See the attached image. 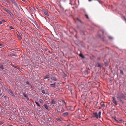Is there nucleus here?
<instances>
[{
  "mask_svg": "<svg viewBox=\"0 0 126 126\" xmlns=\"http://www.w3.org/2000/svg\"><path fill=\"white\" fill-rule=\"evenodd\" d=\"M0 68L2 69H3V66L2 65L1 66H0Z\"/></svg>",
  "mask_w": 126,
  "mask_h": 126,
  "instance_id": "nucleus-34",
  "label": "nucleus"
},
{
  "mask_svg": "<svg viewBox=\"0 0 126 126\" xmlns=\"http://www.w3.org/2000/svg\"><path fill=\"white\" fill-rule=\"evenodd\" d=\"M10 16L13 18H15V17H14V16L13 15V14H12V13L10 12L9 14Z\"/></svg>",
  "mask_w": 126,
  "mask_h": 126,
  "instance_id": "nucleus-14",
  "label": "nucleus"
},
{
  "mask_svg": "<svg viewBox=\"0 0 126 126\" xmlns=\"http://www.w3.org/2000/svg\"><path fill=\"white\" fill-rule=\"evenodd\" d=\"M97 67H99L100 68H101V64H99V63H98L97 64Z\"/></svg>",
  "mask_w": 126,
  "mask_h": 126,
  "instance_id": "nucleus-22",
  "label": "nucleus"
},
{
  "mask_svg": "<svg viewBox=\"0 0 126 126\" xmlns=\"http://www.w3.org/2000/svg\"><path fill=\"white\" fill-rule=\"evenodd\" d=\"M12 56H16V55L15 54H12Z\"/></svg>",
  "mask_w": 126,
  "mask_h": 126,
  "instance_id": "nucleus-41",
  "label": "nucleus"
},
{
  "mask_svg": "<svg viewBox=\"0 0 126 126\" xmlns=\"http://www.w3.org/2000/svg\"><path fill=\"white\" fill-rule=\"evenodd\" d=\"M43 12L45 15H46L47 16H48L49 15L48 13L46 10H43Z\"/></svg>",
  "mask_w": 126,
  "mask_h": 126,
  "instance_id": "nucleus-6",
  "label": "nucleus"
},
{
  "mask_svg": "<svg viewBox=\"0 0 126 126\" xmlns=\"http://www.w3.org/2000/svg\"><path fill=\"white\" fill-rule=\"evenodd\" d=\"M124 124L126 126V123H124Z\"/></svg>",
  "mask_w": 126,
  "mask_h": 126,
  "instance_id": "nucleus-47",
  "label": "nucleus"
},
{
  "mask_svg": "<svg viewBox=\"0 0 126 126\" xmlns=\"http://www.w3.org/2000/svg\"><path fill=\"white\" fill-rule=\"evenodd\" d=\"M9 126H13L11 125H10Z\"/></svg>",
  "mask_w": 126,
  "mask_h": 126,
  "instance_id": "nucleus-49",
  "label": "nucleus"
},
{
  "mask_svg": "<svg viewBox=\"0 0 126 126\" xmlns=\"http://www.w3.org/2000/svg\"><path fill=\"white\" fill-rule=\"evenodd\" d=\"M3 9L5 11L7 12L8 14H9L10 12L9 10L8 9L4 8H3Z\"/></svg>",
  "mask_w": 126,
  "mask_h": 126,
  "instance_id": "nucleus-9",
  "label": "nucleus"
},
{
  "mask_svg": "<svg viewBox=\"0 0 126 126\" xmlns=\"http://www.w3.org/2000/svg\"><path fill=\"white\" fill-rule=\"evenodd\" d=\"M69 114V113L68 112H65L63 113V116L64 117H66Z\"/></svg>",
  "mask_w": 126,
  "mask_h": 126,
  "instance_id": "nucleus-10",
  "label": "nucleus"
},
{
  "mask_svg": "<svg viewBox=\"0 0 126 126\" xmlns=\"http://www.w3.org/2000/svg\"><path fill=\"white\" fill-rule=\"evenodd\" d=\"M56 82H55L53 83L50 84V86L53 88H55L56 86Z\"/></svg>",
  "mask_w": 126,
  "mask_h": 126,
  "instance_id": "nucleus-5",
  "label": "nucleus"
},
{
  "mask_svg": "<svg viewBox=\"0 0 126 126\" xmlns=\"http://www.w3.org/2000/svg\"><path fill=\"white\" fill-rule=\"evenodd\" d=\"M67 126H69V125H67Z\"/></svg>",
  "mask_w": 126,
  "mask_h": 126,
  "instance_id": "nucleus-51",
  "label": "nucleus"
},
{
  "mask_svg": "<svg viewBox=\"0 0 126 126\" xmlns=\"http://www.w3.org/2000/svg\"><path fill=\"white\" fill-rule=\"evenodd\" d=\"M13 4L16 7L17 9H19V7L17 4V3H16V1H15Z\"/></svg>",
  "mask_w": 126,
  "mask_h": 126,
  "instance_id": "nucleus-4",
  "label": "nucleus"
},
{
  "mask_svg": "<svg viewBox=\"0 0 126 126\" xmlns=\"http://www.w3.org/2000/svg\"><path fill=\"white\" fill-rule=\"evenodd\" d=\"M4 46L3 45L1 44L0 43V46L3 47H4Z\"/></svg>",
  "mask_w": 126,
  "mask_h": 126,
  "instance_id": "nucleus-35",
  "label": "nucleus"
},
{
  "mask_svg": "<svg viewBox=\"0 0 126 126\" xmlns=\"http://www.w3.org/2000/svg\"><path fill=\"white\" fill-rule=\"evenodd\" d=\"M77 20H78V21H79L80 22H81V21H80V20H79V18H77Z\"/></svg>",
  "mask_w": 126,
  "mask_h": 126,
  "instance_id": "nucleus-36",
  "label": "nucleus"
},
{
  "mask_svg": "<svg viewBox=\"0 0 126 126\" xmlns=\"http://www.w3.org/2000/svg\"><path fill=\"white\" fill-rule=\"evenodd\" d=\"M31 86V87H32V86Z\"/></svg>",
  "mask_w": 126,
  "mask_h": 126,
  "instance_id": "nucleus-54",
  "label": "nucleus"
},
{
  "mask_svg": "<svg viewBox=\"0 0 126 126\" xmlns=\"http://www.w3.org/2000/svg\"><path fill=\"white\" fill-rule=\"evenodd\" d=\"M85 107H86V108H87V106H85Z\"/></svg>",
  "mask_w": 126,
  "mask_h": 126,
  "instance_id": "nucleus-53",
  "label": "nucleus"
},
{
  "mask_svg": "<svg viewBox=\"0 0 126 126\" xmlns=\"http://www.w3.org/2000/svg\"><path fill=\"white\" fill-rule=\"evenodd\" d=\"M70 4H71V5H74V4L72 3L73 1V0H70Z\"/></svg>",
  "mask_w": 126,
  "mask_h": 126,
  "instance_id": "nucleus-20",
  "label": "nucleus"
},
{
  "mask_svg": "<svg viewBox=\"0 0 126 126\" xmlns=\"http://www.w3.org/2000/svg\"><path fill=\"white\" fill-rule=\"evenodd\" d=\"M79 56L82 58H85L84 56L81 53H80L79 54Z\"/></svg>",
  "mask_w": 126,
  "mask_h": 126,
  "instance_id": "nucleus-17",
  "label": "nucleus"
},
{
  "mask_svg": "<svg viewBox=\"0 0 126 126\" xmlns=\"http://www.w3.org/2000/svg\"><path fill=\"white\" fill-rule=\"evenodd\" d=\"M116 95H117L116 97L118 99V100L120 98V97L118 94H116Z\"/></svg>",
  "mask_w": 126,
  "mask_h": 126,
  "instance_id": "nucleus-23",
  "label": "nucleus"
},
{
  "mask_svg": "<svg viewBox=\"0 0 126 126\" xmlns=\"http://www.w3.org/2000/svg\"><path fill=\"white\" fill-rule=\"evenodd\" d=\"M118 100L119 101H122V99H121L120 98L119 99H118Z\"/></svg>",
  "mask_w": 126,
  "mask_h": 126,
  "instance_id": "nucleus-38",
  "label": "nucleus"
},
{
  "mask_svg": "<svg viewBox=\"0 0 126 126\" xmlns=\"http://www.w3.org/2000/svg\"><path fill=\"white\" fill-rule=\"evenodd\" d=\"M112 99L113 103L114 104H115L116 105H118V104L117 103V102L116 99L114 97H112Z\"/></svg>",
  "mask_w": 126,
  "mask_h": 126,
  "instance_id": "nucleus-2",
  "label": "nucleus"
},
{
  "mask_svg": "<svg viewBox=\"0 0 126 126\" xmlns=\"http://www.w3.org/2000/svg\"><path fill=\"white\" fill-rule=\"evenodd\" d=\"M1 20L2 21H3V22H6L4 20V19H2Z\"/></svg>",
  "mask_w": 126,
  "mask_h": 126,
  "instance_id": "nucleus-32",
  "label": "nucleus"
},
{
  "mask_svg": "<svg viewBox=\"0 0 126 126\" xmlns=\"http://www.w3.org/2000/svg\"><path fill=\"white\" fill-rule=\"evenodd\" d=\"M35 103L39 107H40V105L36 101H35Z\"/></svg>",
  "mask_w": 126,
  "mask_h": 126,
  "instance_id": "nucleus-19",
  "label": "nucleus"
},
{
  "mask_svg": "<svg viewBox=\"0 0 126 126\" xmlns=\"http://www.w3.org/2000/svg\"><path fill=\"white\" fill-rule=\"evenodd\" d=\"M97 60H100V58H99V57H98L97 58Z\"/></svg>",
  "mask_w": 126,
  "mask_h": 126,
  "instance_id": "nucleus-44",
  "label": "nucleus"
},
{
  "mask_svg": "<svg viewBox=\"0 0 126 126\" xmlns=\"http://www.w3.org/2000/svg\"><path fill=\"white\" fill-rule=\"evenodd\" d=\"M100 105L102 107H104L105 106V105L104 103L102 104L101 103Z\"/></svg>",
  "mask_w": 126,
  "mask_h": 126,
  "instance_id": "nucleus-26",
  "label": "nucleus"
},
{
  "mask_svg": "<svg viewBox=\"0 0 126 126\" xmlns=\"http://www.w3.org/2000/svg\"><path fill=\"white\" fill-rule=\"evenodd\" d=\"M44 106L45 107L47 110H48V108L46 104H44Z\"/></svg>",
  "mask_w": 126,
  "mask_h": 126,
  "instance_id": "nucleus-18",
  "label": "nucleus"
},
{
  "mask_svg": "<svg viewBox=\"0 0 126 126\" xmlns=\"http://www.w3.org/2000/svg\"><path fill=\"white\" fill-rule=\"evenodd\" d=\"M121 96L123 99H126V96H125L124 94H121Z\"/></svg>",
  "mask_w": 126,
  "mask_h": 126,
  "instance_id": "nucleus-8",
  "label": "nucleus"
},
{
  "mask_svg": "<svg viewBox=\"0 0 126 126\" xmlns=\"http://www.w3.org/2000/svg\"><path fill=\"white\" fill-rule=\"evenodd\" d=\"M56 120L57 121H62L61 119L60 118L58 117L57 118Z\"/></svg>",
  "mask_w": 126,
  "mask_h": 126,
  "instance_id": "nucleus-21",
  "label": "nucleus"
},
{
  "mask_svg": "<svg viewBox=\"0 0 126 126\" xmlns=\"http://www.w3.org/2000/svg\"><path fill=\"white\" fill-rule=\"evenodd\" d=\"M9 28L11 29H14V28H13L12 26H10L9 27Z\"/></svg>",
  "mask_w": 126,
  "mask_h": 126,
  "instance_id": "nucleus-33",
  "label": "nucleus"
},
{
  "mask_svg": "<svg viewBox=\"0 0 126 126\" xmlns=\"http://www.w3.org/2000/svg\"><path fill=\"white\" fill-rule=\"evenodd\" d=\"M49 78V75H47L44 78V79H48Z\"/></svg>",
  "mask_w": 126,
  "mask_h": 126,
  "instance_id": "nucleus-13",
  "label": "nucleus"
},
{
  "mask_svg": "<svg viewBox=\"0 0 126 126\" xmlns=\"http://www.w3.org/2000/svg\"><path fill=\"white\" fill-rule=\"evenodd\" d=\"M89 1H91L92 0H88Z\"/></svg>",
  "mask_w": 126,
  "mask_h": 126,
  "instance_id": "nucleus-46",
  "label": "nucleus"
},
{
  "mask_svg": "<svg viewBox=\"0 0 126 126\" xmlns=\"http://www.w3.org/2000/svg\"><path fill=\"white\" fill-rule=\"evenodd\" d=\"M122 119L120 120H117V123H122Z\"/></svg>",
  "mask_w": 126,
  "mask_h": 126,
  "instance_id": "nucleus-15",
  "label": "nucleus"
},
{
  "mask_svg": "<svg viewBox=\"0 0 126 126\" xmlns=\"http://www.w3.org/2000/svg\"><path fill=\"white\" fill-rule=\"evenodd\" d=\"M123 18L124 20L126 21V19L125 17H123Z\"/></svg>",
  "mask_w": 126,
  "mask_h": 126,
  "instance_id": "nucleus-40",
  "label": "nucleus"
},
{
  "mask_svg": "<svg viewBox=\"0 0 126 126\" xmlns=\"http://www.w3.org/2000/svg\"><path fill=\"white\" fill-rule=\"evenodd\" d=\"M114 119L115 120V121H116V122H117V120H116V118H114Z\"/></svg>",
  "mask_w": 126,
  "mask_h": 126,
  "instance_id": "nucleus-37",
  "label": "nucleus"
},
{
  "mask_svg": "<svg viewBox=\"0 0 126 126\" xmlns=\"http://www.w3.org/2000/svg\"><path fill=\"white\" fill-rule=\"evenodd\" d=\"M18 39H21V36H19L18 37Z\"/></svg>",
  "mask_w": 126,
  "mask_h": 126,
  "instance_id": "nucleus-39",
  "label": "nucleus"
},
{
  "mask_svg": "<svg viewBox=\"0 0 126 126\" xmlns=\"http://www.w3.org/2000/svg\"><path fill=\"white\" fill-rule=\"evenodd\" d=\"M39 101L41 103H42L43 102V101L42 99H40L39 100Z\"/></svg>",
  "mask_w": 126,
  "mask_h": 126,
  "instance_id": "nucleus-28",
  "label": "nucleus"
},
{
  "mask_svg": "<svg viewBox=\"0 0 126 126\" xmlns=\"http://www.w3.org/2000/svg\"><path fill=\"white\" fill-rule=\"evenodd\" d=\"M85 16H86V17H87V14H85Z\"/></svg>",
  "mask_w": 126,
  "mask_h": 126,
  "instance_id": "nucleus-45",
  "label": "nucleus"
},
{
  "mask_svg": "<svg viewBox=\"0 0 126 126\" xmlns=\"http://www.w3.org/2000/svg\"><path fill=\"white\" fill-rule=\"evenodd\" d=\"M26 83H27L28 84V85H31L29 83V82L28 81H26Z\"/></svg>",
  "mask_w": 126,
  "mask_h": 126,
  "instance_id": "nucleus-31",
  "label": "nucleus"
},
{
  "mask_svg": "<svg viewBox=\"0 0 126 126\" xmlns=\"http://www.w3.org/2000/svg\"><path fill=\"white\" fill-rule=\"evenodd\" d=\"M12 66H13V67H14V68H17L18 67L16 66V65H14L13 64H12Z\"/></svg>",
  "mask_w": 126,
  "mask_h": 126,
  "instance_id": "nucleus-24",
  "label": "nucleus"
},
{
  "mask_svg": "<svg viewBox=\"0 0 126 126\" xmlns=\"http://www.w3.org/2000/svg\"><path fill=\"white\" fill-rule=\"evenodd\" d=\"M7 91L9 92L10 94L12 95L15 97V95L12 92L11 90L8 88H7Z\"/></svg>",
  "mask_w": 126,
  "mask_h": 126,
  "instance_id": "nucleus-3",
  "label": "nucleus"
},
{
  "mask_svg": "<svg viewBox=\"0 0 126 126\" xmlns=\"http://www.w3.org/2000/svg\"><path fill=\"white\" fill-rule=\"evenodd\" d=\"M21 0L22 1H23V2H26V1H25V0Z\"/></svg>",
  "mask_w": 126,
  "mask_h": 126,
  "instance_id": "nucleus-42",
  "label": "nucleus"
},
{
  "mask_svg": "<svg viewBox=\"0 0 126 126\" xmlns=\"http://www.w3.org/2000/svg\"><path fill=\"white\" fill-rule=\"evenodd\" d=\"M10 2L12 3V4L15 2V1L14 0H10Z\"/></svg>",
  "mask_w": 126,
  "mask_h": 126,
  "instance_id": "nucleus-25",
  "label": "nucleus"
},
{
  "mask_svg": "<svg viewBox=\"0 0 126 126\" xmlns=\"http://www.w3.org/2000/svg\"><path fill=\"white\" fill-rule=\"evenodd\" d=\"M23 95L25 97H26V99L27 100H29V98H28V96H27V95L26 94H25V93H23Z\"/></svg>",
  "mask_w": 126,
  "mask_h": 126,
  "instance_id": "nucleus-7",
  "label": "nucleus"
},
{
  "mask_svg": "<svg viewBox=\"0 0 126 126\" xmlns=\"http://www.w3.org/2000/svg\"><path fill=\"white\" fill-rule=\"evenodd\" d=\"M87 19L89 18L88 17V16L87 15Z\"/></svg>",
  "mask_w": 126,
  "mask_h": 126,
  "instance_id": "nucleus-50",
  "label": "nucleus"
},
{
  "mask_svg": "<svg viewBox=\"0 0 126 126\" xmlns=\"http://www.w3.org/2000/svg\"><path fill=\"white\" fill-rule=\"evenodd\" d=\"M2 22L1 21H0V24H2Z\"/></svg>",
  "mask_w": 126,
  "mask_h": 126,
  "instance_id": "nucleus-43",
  "label": "nucleus"
},
{
  "mask_svg": "<svg viewBox=\"0 0 126 126\" xmlns=\"http://www.w3.org/2000/svg\"><path fill=\"white\" fill-rule=\"evenodd\" d=\"M99 109H101V108L100 107L99 108Z\"/></svg>",
  "mask_w": 126,
  "mask_h": 126,
  "instance_id": "nucleus-52",
  "label": "nucleus"
},
{
  "mask_svg": "<svg viewBox=\"0 0 126 126\" xmlns=\"http://www.w3.org/2000/svg\"><path fill=\"white\" fill-rule=\"evenodd\" d=\"M50 79L52 80H54L55 81H56L57 80V79L55 77L51 78H50Z\"/></svg>",
  "mask_w": 126,
  "mask_h": 126,
  "instance_id": "nucleus-11",
  "label": "nucleus"
},
{
  "mask_svg": "<svg viewBox=\"0 0 126 126\" xmlns=\"http://www.w3.org/2000/svg\"><path fill=\"white\" fill-rule=\"evenodd\" d=\"M62 102L63 105V106L65 107L66 106V103L65 102V101L64 100H62Z\"/></svg>",
  "mask_w": 126,
  "mask_h": 126,
  "instance_id": "nucleus-12",
  "label": "nucleus"
},
{
  "mask_svg": "<svg viewBox=\"0 0 126 126\" xmlns=\"http://www.w3.org/2000/svg\"><path fill=\"white\" fill-rule=\"evenodd\" d=\"M51 103L52 104H53V105H54L55 104V102L53 100H52L51 102Z\"/></svg>",
  "mask_w": 126,
  "mask_h": 126,
  "instance_id": "nucleus-27",
  "label": "nucleus"
},
{
  "mask_svg": "<svg viewBox=\"0 0 126 126\" xmlns=\"http://www.w3.org/2000/svg\"><path fill=\"white\" fill-rule=\"evenodd\" d=\"M120 73L122 75H123V74H124V73L123 72V71H122V70H120Z\"/></svg>",
  "mask_w": 126,
  "mask_h": 126,
  "instance_id": "nucleus-29",
  "label": "nucleus"
},
{
  "mask_svg": "<svg viewBox=\"0 0 126 126\" xmlns=\"http://www.w3.org/2000/svg\"><path fill=\"white\" fill-rule=\"evenodd\" d=\"M41 92L42 93L44 94H47V93L46 92V91L43 90H42L41 91Z\"/></svg>",
  "mask_w": 126,
  "mask_h": 126,
  "instance_id": "nucleus-16",
  "label": "nucleus"
},
{
  "mask_svg": "<svg viewBox=\"0 0 126 126\" xmlns=\"http://www.w3.org/2000/svg\"><path fill=\"white\" fill-rule=\"evenodd\" d=\"M109 38L110 39L112 40V37L111 36H109Z\"/></svg>",
  "mask_w": 126,
  "mask_h": 126,
  "instance_id": "nucleus-30",
  "label": "nucleus"
},
{
  "mask_svg": "<svg viewBox=\"0 0 126 126\" xmlns=\"http://www.w3.org/2000/svg\"><path fill=\"white\" fill-rule=\"evenodd\" d=\"M101 114V112L100 111H99L98 113V114L99 115V116L98 114L96 112H95L94 113H93L94 115L97 118H98L99 117V118H100L101 117L100 115Z\"/></svg>",
  "mask_w": 126,
  "mask_h": 126,
  "instance_id": "nucleus-1",
  "label": "nucleus"
},
{
  "mask_svg": "<svg viewBox=\"0 0 126 126\" xmlns=\"http://www.w3.org/2000/svg\"><path fill=\"white\" fill-rule=\"evenodd\" d=\"M97 0L100 3H101L98 0Z\"/></svg>",
  "mask_w": 126,
  "mask_h": 126,
  "instance_id": "nucleus-48",
  "label": "nucleus"
}]
</instances>
